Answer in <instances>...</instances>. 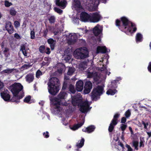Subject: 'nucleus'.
<instances>
[{
	"mask_svg": "<svg viewBox=\"0 0 151 151\" xmlns=\"http://www.w3.org/2000/svg\"><path fill=\"white\" fill-rule=\"evenodd\" d=\"M115 24L120 30L126 33L127 32L133 33L137 30L135 24L124 16L121 17L120 20L116 19Z\"/></svg>",
	"mask_w": 151,
	"mask_h": 151,
	"instance_id": "1",
	"label": "nucleus"
},
{
	"mask_svg": "<svg viewBox=\"0 0 151 151\" xmlns=\"http://www.w3.org/2000/svg\"><path fill=\"white\" fill-rule=\"evenodd\" d=\"M13 96L10 101L16 103L20 102V100L24 96L23 86L19 83H15L9 86Z\"/></svg>",
	"mask_w": 151,
	"mask_h": 151,
	"instance_id": "2",
	"label": "nucleus"
},
{
	"mask_svg": "<svg viewBox=\"0 0 151 151\" xmlns=\"http://www.w3.org/2000/svg\"><path fill=\"white\" fill-rule=\"evenodd\" d=\"M48 84L49 93L52 95H56L59 90L60 83L59 80L56 77L52 78L50 81V84Z\"/></svg>",
	"mask_w": 151,
	"mask_h": 151,
	"instance_id": "3",
	"label": "nucleus"
},
{
	"mask_svg": "<svg viewBox=\"0 0 151 151\" xmlns=\"http://www.w3.org/2000/svg\"><path fill=\"white\" fill-rule=\"evenodd\" d=\"M88 52L86 49L80 48L76 50L74 52V57L77 59H83L88 56Z\"/></svg>",
	"mask_w": 151,
	"mask_h": 151,
	"instance_id": "4",
	"label": "nucleus"
},
{
	"mask_svg": "<svg viewBox=\"0 0 151 151\" xmlns=\"http://www.w3.org/2000/svg\"><path fill=\"white\" fill-rule=\"evenodd\" d=\"M104 87L102 86L98 85L94 88L91 93V96L92 100L97 101V98L102 95L103 93Z\"/></svg>",
	"mask_w": 151,
	"mask_h": 151,
	"instance_id": "5",
	"label": "nucleus"
},
{
	"mask_svg": "<svg viewBox=\"0 0 151 151\" xmlns=\"http://www.w3.org/2000/svg\"><path fill=\"white\" fill-rule=\"evenodd\" d=\"M102 18L101 16L98 12H95L91 14L90 17V21L95 23L99 21Z\"/></svg>",
	"mask_w": 151,
	"mask_h": 151,
	"instance_id": "6",
	"label": "nucleus"
},
{
	"mask_svg": "<svg viewBox=\"0 0 151 151\" xmlns=\"http://www.w3.org/2000/svg\"><path fill=\"white\" fill-rule=\"evenodd\" d=\"M61 99L59 98H55L52 99V101L53 102V104L55 106L54 109L55 110H56L57 111H60L62 108L60 106V105H61Z\"/></svg>",
	"mask_w": 151,
	"mask_h": 151,
	"instance_id": "7",
	"label": "nucleus"
},
{
	"mask_svg": "<svg viewBox=\"0 0 151 151\" xmlns=\"http://www.w3.org/2000/svg\"><path fill=\"white\" fill-rule=\"evenodd\" d=\"M89 105L88 102L84 101L80 104L79 110L83 113L87 112L89 109Z\"/></svg>",
	"mask_w": 151,
	"mask_h": 151,
	"instance_id": "8",
	"label": "nucleus"
},
{
	"mask_svg": "<svg viewBox=\"0 0 151 151\" xmlns=\"http://www.w3.org/2000/svg\"><path fill=\"white\" fill-rule=\"evenodd\" d=\"M92 88V84L90 81H87L86 82L84 86V89L83 92L85 94H87L90 93L91 89Z\"/></svg>",
	"mask_w": 151,
	"mask_h": 151,
	"instance_id": "9",
	"label": "nucleus"
},
{
	"mask_svg": "<svg viewBox=\"0 0 151 151\" xmlns=\"http://www.w3.org/2000/svg\"><path fill=\"white\" fill-rule=\"evenodd\" d=\"M90 15L85 12H81L80 15V18L82 21L86 22L90 20Z\"/></svg>",
	"mask_w": 151,
	"mask_h": 151,
	"instance_id": "10",
	"label": "nucleus"
},
{
	"mask_svg": "<svg viewBox=\"0 0 151 151\" xmlns=\"http://www.w3.org/2000/svg\"><path fill=\"white\" fill-rule=\"evenodd\" d=\"M5 28L8 32L10 34H12L14 32V29L11 22L8 21L5 24Z\"/></svg>",
	"mask_w": 151,
	"mask_h": 151,
	"instance_id": "11",
	"label": "nucleus"
},
{
	"mask_svg": "<svg viewBox=\"0 0 151 151\" xmlns=\"http://www.w3.org/2000/svg\"><path fill=\"white\" fill-rule=\"evenodd\" d=\"M69 39L68 42L70 44H73L77 41V37L75 34L72 35L71 34H69L68 36Z\"/></svg>",
	"mask_w": 151,
	"mask_h": 151,
	"instance_id": "12",
	"label": "nucleus"
},
{
	"mask_svg": "<svg viewBox=\"0 0 151 151\" xmlns=\"http://www.w3.org/2000/svg\"><path fill=\"white\" fill-rule=\"evenodd\" d=\"M67 2L66 0H56L55 4L58 6L61 7L63 9L65 8L66 6Z\"/></svg>",
	"mask_w": 151,
	"mask_h": 151,
	"instance_id": "13",
	"label": "nucleus"
},
{
	"mask_svg": "<svg viewBox=\"0 0 151 151\" xmlns=\"http://www.w3.org/2000/svg\"><path fill=\"white\" fill-rule=\"evenodd\" d=\"M76 89L78 91H81L83 88V81L79 80L76 82Z\"/></svg>",
	"mask_w": 151,
	"mask_h": 151,
	"instance_id": "14",
	"label": "nucleus"
},
{
	"mask_svg": "<svg viewBox=\"0 0 151 151\" xmlns=\"http://www.w3.org/2000/svg\"><path fill=\"white\" fill-rule=\"evenodd\" d=\"M25 48L24 45H22L20 46V51L22 52L23 55L25 58H28L29 57L30 54L27 52V50Z\"/></svg>",
	"mask_w": 151,
	"mask_h": 151,
	"instance_id": "15",
	"label": "nucleus"
},
{
	"mask_svg": "<svg viewBox=\"0 0 151 151\" xmlns=\"http://www.w3.org/2000/svg\"><path fill=\"white\" fill-rule=\"evenodd\" d=\"M87 75L88 78H93L94 80L95 78L97 77L98 76L97 73L95 71H93L92 72H90L88 68L87 70Z\"/></svg>",
	"mask_w": 151,
	"mask_h": 151,
	"instance_id": "16",
	"label": "nucleus"
},
{
	"mask_svg": "<svg viewBox=\"0 0 151 151\" xmlns=\"http://www.w3.org/2000/svg\"><path fill=\"white\" fill-rule=\"evenodd\" d=\"M107 51V48L105 46H98L96 49V53L98 54L100 52L102 53H105Z\"/></svg>",
	"mask_w": 151,
	"mask_h": 151,
	"instance_id": "17",
	"label": "nucleus"
},
{
	"mask_svg": "<svg viewBox=\"0 0 151 151\" xmlns=\"http://www.w3.org/2000/svg\"><path fill=\"white\" fill-rule=\"evenodd\" d=\"M26 81L29 83L32 82L34 79V76L33 74L29 73L25 76Z\"/></svg>",
	"mask_w": 151,
	"mask_h": 151,
	"instance_id": "18",
	"label": "nucleus"
},
{
	"mask_svg": "<svg viewBox=\"0 0 151 151\" xmlns=\"http://www.w3.org/2000/svg\"><path fill=\"white\" fill-rule=\"evenodd\" d=\"M1 96L2 98L5 101H9L10 98V95L4 92L1 93Z\"/></svg>",
	"mask_w": 151,
	"mask_h": 151,
	"instance_id": "19",
	"label": "nucleus"
},
{
	"mask_svg": "<svg viewBox=\"0 0 151 151\" xmlns=\"http://www.w3.org/2000/svg\"><path fill=\"white\" fill-rule=\"evenodd\" d=\"M121 80V78H119L116 80H114L111 82V87L113 88H116L117 87V84L119 83V81Z\"/></svg>",
	"mask_w": 151,
	"mask_h": 151,
	"instance_id": "20",
	"label": "nucleus"
},
{
	"mask_svg": "<svg viewBox=\"0 0 151 151\" xmlns=\"http://www.w3.org/2000/svg\"><path fill=\"white\" fill-rule=\"evenodd\" d=\"M48 43L50 45L51 50H53L54 49L56 41L52 38H50L47 40Z\"/></svg>",
	"mask_w": 151,
	"mask_h": 151,
	"instance_id": "21",
	"label": "nucleus"
},
{
	"mask_svg": "<svg viewBox=\"0 0 151 151\" xmlns=\"http://www.w3.org/2000/svg\"><path fill=\"white\" fill-rule=\"evenodd\" d=\"M102 32V30L96 26L93 29V33L95 36H98Z\"/></svg>",
	"mask_w": 151,
	"mask_h": 151,
	"instance_id": "22",
	"label": "nucleus"
},
{
	"mask_svg": "<svg viewBox=\"0 0 151 151\" xmlns=\"http://www.w3.org/2000/svg\"><path fill=\"white\" fill-rule=\"evenodd\" d=\"M120 114L119 113H116L114 115L113 118L111 122H112L114 124H117L118 121V118L119 117Z\"/></svg>",
	"mask_w": 151,
	"mask_h": 151,
	"instance_id": "23",
	"label": "nucleus"
},
{
	"mask_svg": "<svg viewBox=\"0 0 151 151\" xmlns=\"http://www.w3.org/2000/svg\"><path fill=\"white\" fill-rule=\"evenodd\" d=\"M84 121H83L80 123H78L76 124H74L73 126V127L71 128V129L73 130H75L78 129V128L81 127L84 124Z\"/></svg>",
	"mask_w": 151,
	"mask_h": 151,
	"instance_id": "24",
	"label": "nucleus"
},
{
	"mask_svg": "<svg viewBox=\"0 0 151 151\" xmlns=\"http://www.w3.org/2000/svg\"><path fill=\"white\" fill-rule=\"evenodd\" d=\"M49 30L51 32H52L55 35H57L59 32L58 29L54 27L50 26L48 27Z\"/></svg>",
	"mask_w": 151,
	"mask_h": 151,
	"instance_id": "25",
	"label": "nucleus"
},
{
	"mask_svg": "<svg viewBox=\"0 0 151 151\" xmlns=\"http://www.w3.org/2000/svg\"><path fill=\"white\" fill-rule=\"evenodd\" d=\"M135 38L137 42H141L143 40L142 35L140 33H138L136 34Z\"/></svg>",
	"mask_w": 151,
	"mask_h": 151,
	"instance_id": "26",
	"label": "nucleus"
},
{
	"mask_svg": "<svg viewBox=\"0 0 151 151\" xmlns=\"http://www.w3.org/2000/svg\"><path fill=\"white\" fill-rule=\"evenodd\" d=\"M67 95L66 92L62 91L58 95V97L61 99H65L67 96Z\"/></svg>",
	"mask_w": 151,
	"mask_h": 151,
	"instance_id": "27",
	"label": "nucleus"
},
{
	"mask_svg": "<svg viewBox=\"0 0 151 151\" xmlns=\"http://www.w3.org/2000/svg\"><path fill=\"white\" fill-rule=\"evenodd\" d=\"M74 2V6L75 8L79 9L82 8L81 2L80 1L78 0H75Z\"/></svg>",
	"mask_w": 151,
	"mask_h": 151,
	"instance_id": "28",
	"label": "nucleus"
},
{
	"mask_svg": "<svg viewBox=\"0 0 151 151\" xmlns=\"http://www.w3.org/2000/svg\"><path fill=\"white\" fill-rule=\"evenodd\" d=\"M117 92V91L115 89H109L107 91L106 93L108 95H113Z\"/></svg>",
	"mask_w": 151,
	"mask_h": 151,
	"instance_id": "29",
	"label": "nucleus"
},
{
	"mask_svg": "<svg viewBox=\"0 0 151 151\" xmlns=\"http://www.w3.org/2000/svg\"><path fill=\"white\" fill-rule=\"evenodd\" d=\"M2 49V50L3 51V53L4 54L5 56L6 57H7L9 55V49L7 47H5Z\"/></svg>",
	"mask_w": 151,
	"mask_h": 151,
	"instance_id": "30",
	"label": "nucleus"
},
{
	"mask_svg": "<svg viewBox=\"0 0 151 151\" xmlns=\"http://www.w3.org/2000/svg\"><path fill=\"white\" fill-rule=\"evenodd\" d=\"M85 140L84 138H82L80 141L79 143H77L76 144V146L78 148H81L84 145Z\"/></svg>",
	"mask_w": 151,
	"mask_h": 151,
	"instance_id": "31",
	"label": "nucleus"
},
{
	"mask_svg": "<svg viewBox=\"0 0 151 151\" xmlns=\"http://www.w3.org/2000/svg\"><path fill=\"white\" fill-rule=\"evenodd\" d=\"M117 124H114L112 122H111L108 128V131L109 132H112L115 126Z\"/></svg>",
	"mask_w": 151,
	"mask_h": 151,
	"instance_id": "32",
	"label": "nucleus"
},
{
	"mask_svg": "<svg viewBox=\"0 0 151 151\" xmlns=\"http://www.w3.org/2000/svg\"><path fill=\"white\" fill-rule=\"evenodd\" d=\"M9 13L12 16H15L17 13V12L15 10L14 7H11L9 10Z\"/></svg>",
	"mask_w": 151,
	"mask_h": 151,
	"instance_id": "33",
	"label": "nucleus"
},
{
	"mask_svg": "<svg viewBox=\"0 0 151 151\" xmlns=\"http://www.w3.org/2000/svg\"><path fill=\"white\" fill-rule=\"evenodd\" d=\"M87 127L88 133H90L93 132L95 129V127L93 125H91Z\"/></svg>",
	"mask_w": 151,
	"mask_h": 151,
	"instance_id": "34",
	"label": "nucleus"
},
{
	"mask_svg": "<svg viewBox=\"0 0 151 151\" xmlns=\"http://www.w3.org/2000/svg\"><path fill=\"white\" fill-rule=\"evenodd\" d=\"M31 99V96L30 95H28L24 99L23 101L24 102L29 104H30L31 103L30 101Z\"/></svg>",
	"mask_w": 151,
	"mask_h": 151,
	"instance_id": "35",
	"label": "nucleus"
},
{
	"mask_svg": "<svg viewBox=\"0 0 151 151\" xmlns=\"http://www.w3.org/2000/svg\"><path fill=\"white\" fill-rule=\"evenodd\" d=\"M69 91L70 92L72 93H74L76 92V91L75 89L74 86L71 84L69 86Z\"/></svg>",
	"mask_w": 151,
	"mask_h": 151,
	"instance_id": "36",
	"label": "nucleus"
},
{
	"mask_svg": "<svg viewBox=\"0 0 151 151\" xmlns=\"http://www.w3.org/2000/svg\"><path fill=\"white\" fill-rule=\"evenodd\" d=\"M14 69H7L6 70H4L2 71V73H6L9 74L12 73L13 71H14Z\"/></svg>",
	"mask_w": 151,
	"mask_h": 151,
	"instance_id": "37",
	"label": "nucleus"
},
{
	"mask_svg": "<svg viewBox=\"0 0 151 151\" xmlns=\"http://www.w3.org/2000/svg\"><path fill=\"white\" fill-rule=\"evenodd\" d=\"M39 50L41 53H45V46L44 45L40 46L39 48Z\"/></svg>",
	"mask_w": 151,
	"mask_h": 151,
	"instance_id": "38",
	"label": "nucleus"
},
{
	"mask_svg": "<svg viewBox=\"0 0 151 151\" xmlns=\"http://www.w3.org/2000/svg\"><path fill=\"white\" fill-rule=\"evenodd\" d=\"M48 20L50 23H54L55 22V18L54 16H51L48 19Z\"/></svg>",
	"mask_w": 151,
	"mask_h": 151,
	"instance_id": "39",
	"label": "nucleus"
},
{
	"mask_svg": "<svg viewBox=\"0 0 151 151\" xmlns=\"http://www.w3.org/2000/svg\"><path fill=\"white\" fill-rule=\"evenodd\" d=\"M74 72V69L72 67H70L69 68L67 72V75L69 76L72 75Z\"/></svg>",
	"mask_w": 151,
	"mask_h": 151,
	"instance_id": "40",
	"label": "nucleus"
},
{
	"mask_svg": "<svg viewBox=\"0 0 151 151\" xmlns=\"http://www.w3.org/2000/svg\"><path fill=\"white\" fill-rule=\"evenodd\" d=\"M133 146L135 147V149L136 150H138V142L137 141H133L132 142Z\"/></svg>",
	"mask_w": 151,
	"mask_h": 151,
	"instance_id": "41",
	"label": "nucleus"
},
{
	"mask_svg": "<svg viewBox=\"0 0 151 151\" xmlns=\"http://www.w3.org/2000/svg\"><path fill=\"white\" fill-rule=\"evenodd\" d=\"M54 10L55 12H57V13L59 14H62L63 12L62 10L60 8L57 7H55L54 8Z\"/></svg>",
	"mask_w": 151,
	"mask_h": 151,
	"instance_id": "42",
	"label": "nucleus"
},
{
	"mask_svg": "<svg viewBox=\"0 0 151 151\" xmlns=\"http://www.w3.org/2000/svg\"><path fill=\"white\" fill-rule=\"evenodd\" d=\"M131 114L130 111L129 109L126 111L124 115L126 117L128 118L130 116Z\"/></svg>",
	"mask_w": 151,
	"mask_h": 151,
	"instance_id": "43",
	"label": "nucleus"
},
{
	"mask_svg": "<svg viewBox=\"0 0 151 151\" xmlns=\"http://www.w3.org/2000/svg\"><path fill=\"white\" fill-rule=\"evenodd\" d=\"M4 5L6 7H9L12 5L11 2H9L8 1L6 0L5 1Z\"/></svg>",
	"mask_w": 151,
	"mask_h": 151,
	"instance_id": "44",
	"label": "nucleus"
},
{
	"mask_svg": "<svg viewBox=\"0 0 151 151\" xmlns=\"http://www.w3.org/2000/svg\"><path fill=\"white\" fill-rule=\"evenodd\" d=\"M42 72L40 70H38L37 71L36 73V77L37 78H39L40 76L42 75Z\"/></svg>",
	"mask_w": 151,
	"mask_h": 151,
	"instance_id": "45",
	"label": "nucleus"
},
{
	"mask_svg": "<svg viewBox=\"0 0 151 151\" xmlns=\"http://www.w3.org/2000/svg\"><path fill=\"white\" fill-rule=\"evenodd\" d=\"M127 127V125L124 124H122L121 125V127L120 128H121V130L122 131H124L126 129V128Z\"/></svg>",
	"mask_w": 151,
	"mask_h": 151,
	"instance_id": "46",
	"label": "nucleus"
},
{
	"mask_svg": "<svg viewBox=\"0 0 151 151\" xmlns=\"http://www.w3.org/2000/svg\"><path fill=\"white\" fill-rule=\"evenodd\" d=\"M67 86V82L65 81L64 82L62 90H64L66 89Z\"/></svg>",
	"mask_w": 151,
	"mask_h": 151,
	"instance_id": "47",
	"label": "nucleus"
},
{
	"mask_svg": "<svg viewBox=\"0 0 151 151\" xmlns=\"http://www.w3.org/2000/svg\"><path fill=\"white\" fill-rule=\"evenodd\" d=\"M48 32V30L47 28H46L43 31V36L45 37L47 36Z\"/></svg>",
	"mask_w": 151,
	"mask_h": 151,
	"instance_id": "48",
	"label": "nucleus"
},
{
	"mask_svg": "<svg viewBox=\"0 0 151 151\" xmlns=\"http://www.w3.org/2000/svg\"><path fill=\"white\" fill-rule=\"evenodd\" d=\"M43 135L44 137L46 138H47L49 137V132L48 131H46V132H43Z\"/></svg>",
	"mask_w": 151,
	"mask_h": 151,
	"instance_id": "49",
	"label": "nucleus"
},
{
	"mask_svg": "<svg viewBox=\"0 0 151 151\" xmlns=\"http://www.w3.org/2000/svg\"><path fill=\"white\" fill-rule=\"evenodd\" d=\"M30 35V38L31 39H34L35 38V32L33 30L31 31Z\"/></svg>",
	"mask_w": 151,
	"mask_h": 151,
	"instance_id": "50",
	"label": "nucleus"
},
{
	"mask_svg": "<svg viewBox=\"0 0 151 151\" xmlns=\"http://www.w3.org/2000/svg\"><path fill=\"white\" fill-rule=\"evenodd\" d=\"M14 25L15 27L16 28H17L19 27L20 26V23L19 21H15L14 22Z\"/></svg>",
	"mask_w": 151,
	"mask_h": 151,
	"instance_id": "51",
	"label": "nucleus"
},
{
	"mask_svg": "<svg viewBox=\"0 0 151 151\" xmlns=\"http://www.w3.org/2000/svg\"><path fill=\"white\" fill-rule=\"evenodd\" d=\"M14 37L17 39H21V37L17 33H15L14 35Z\"/></svg>",
	"mask_w": 151,
	"mask_h": 151,
	"instance_id": "52",
	"label": "nucleus"
},
{
	"mask_svg": "<svg viewBox=\"0 0 151 151\" xmlns=\"http://www.w3.org/2000/svg\"><path fill=\"white\" fill-rule=\"evenodd\" d=\"M126 147L128 149L127 151H133L132 149L129 145L126 144Z\"/></svg>",
	"mask_w": 151,
	"mask_h": 151,
	"instance_id": "53",
	"label": "nucleus"
},
{
	"mask_svg": "<svg viewBox=\"0 0 151 151\" xmlns=\"http://www.w3.org/2000/svg\"><path fill=\"white\" fill-rule=\"evenodd\" d=\"M127 120L126 118L125 117H123L122 118L121 120V123L124 124L125 123Z\"/></svg>",
	"mask_w": 151,
	"mask_h": 151,
	"instance_id": "54",
	"label": "nucleus"
},
{
	"mask_svg": "<svg viewBox=\"0 0 151 151\" xmlns=\"http://www.w3.org/2000/svg\"><path fill=\"white\" fill-rule=\"evenodd\" d=\"M45 53L47 54H49L50 53V49L48 47H47L45 49Z\"/></svg>",
	"mask_w": 151,
	"mask_h": 151,
	"instance_id": "55",
	"label": "nucleus"
},
{
	"mask_svg": "<svg viewBox=\"0 0 151 151\" xmlns=\"http://www.w3.org/2000/svg\"><path fill=\"white\" fill-rule=\"evenodd\" d=\"M142 124L144 125V128L145 129H147V127L148 125V122L145 123L144 121H142Z\"/></svg>",
	"mask_w": 151,
	"mask_h": 151,
	"instance_id": "56",
	"label": "nucleus"
},
{
	"mask_svg": "<svg viewBox=\"0 0 151 151\" xmlns=\"http://www.w3.org/2000/svg\"><path fill=\"white\" fill-rule=\"evenodd\" d=\"M147 69L148 71L151 73V62H150L149 63Z\"/></svg>",
	"mask_w": 151,
	"mask_h": 151,
	"instance_id": "57",
	"label": "nucleus"
},
{
	"mask_svg": "<svg viewBox=\"0 0 151 151\" xmlns=\"http://www.w3.org/2000/svg\"><path fill=\"white\" fill-rule=\"evenodd\" d=\"M71 59L70 56L69 55H68L65 57L64 60L66 61H69Z\"/></svg>",
	"mask_w": 151,
	"mask_h": 151,
	"instance_id": "58",
	"label": "nucleus"
},
{
	"mask_svg": "<svg viewBox=\"0 0 151 151\" xmlns=\"http://www.w3.org/2000/svg\"><path fill=\"white\" fill-rule=\"evenodd\" d=\"M4 86V83L0 81V92L2 91V90Z\"/></svg>",
	"mask_w": 151,
	"mask_h": 151,
	"instance_id": "59",
	"label": "nucleus"
},
{
	"mask_svg": "<svg viewBox=\"0 0 151 151\" xmlns=\"http://www.w3.org/2000/svg\"><path fill=\"white\" fill-rule=\"evenodd\" d=\"M118 145H119L121 146V147H122V149H124V145L123 144V143L122 142H120L119 141L118 142Z\"/></svg>",
	"mask_w": 151,
	"mask_h": 151,
	"instance_id": "60",
	"label": "nucleus"
},
{
	"mask_svg": "<svg viewBox=\"0 0 151 151\" xmlns=\"http://www.w3.org/2000/svg\"><path fill=\"white\" fill-rule=\"evenodd\" d=\"M29 67V64H24L22 67V68L27 69Z\"/></svg>",
	"mask_w": 151,
	"mask_h": 151,
	"instance_id": "61",
	"label": "nucleus"
},
{
	"mask_svg": "<svg viewBox=\"0 0 151 151\" xmlns=\"http://www.w3.org/2000/svg\"><path fill=\"white\" fill-rule=\"evenodd\" d=\"M144 144L142 141L141 140L139 143V147H144Z\"/></svg>",
	"mask_w": 151,
	"mask_h": 151,
	"instance_id": "62",
	"label": "nucleus"
},
{
	"mask_svg": "<svg viewBox=\"0 0 151 151\" xmlns=\"http://www.w3.org/2000/svg\"><path fill=\"white\" fill-rule=\"evenodd\" d=\"M49 63H48V62H45L43 61L42 63V65H49Z\"/></svg>",
	"mask_w": 151,
	"mask_h": 151,
	"instance_id": "63",
	"label": "nucleus"
},
{
	"mask_svg": "<svg viewBox=\"0 0 151 151\" xmlns=\"http://www.w3.org/2000/svg\"><path fill=\"white\" fill-rule=\"evenodd\" d=\"M1 49H2L4 48V42H3L1 43Z\"/></svg>",
	"mask_w": 151,
	"mask_h": 151,
	"instance_id": "64",
	"label": "nucleus"
}]
</instances>
